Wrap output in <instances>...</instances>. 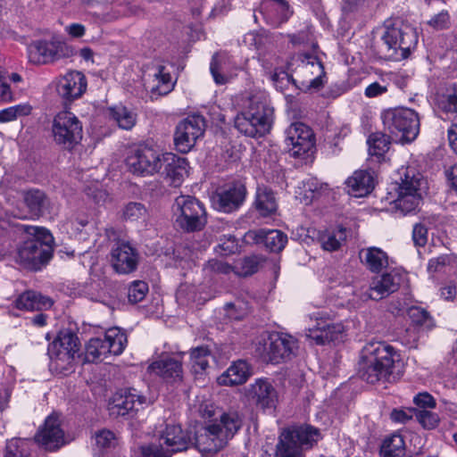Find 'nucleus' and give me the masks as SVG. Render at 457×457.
I'll return each mask as SVG.
<instances>
[{"label":"nucleus","instance_id":"f257e3e1","mask_svg":"<svg viewBox=\"0 0 457 457\" xmlns=\"http://www.w3.org/2000/svg\"><path fill=\"white\" fill-rule=\"evenodd\" d=\"M403 367L400 353L386 343H369L361 350L359 373L368 383L395 379L401 375Z\"/></svg>","mask_w":457,"mask_h":457},{"label":"nucleus","instance_id":"f03ea898","mask_svg":"<svg viewBox=\"0 0 457 457\" xmlns=\"http://www.w3.org/2000/svg\"><path fill=\"white\" fill-rule=\"evenodd\" d=\"M242 420L237 411H224L219 420L195 433V447L201 453H216L222 449L240 429Z\"/></svg>","mask_w":457,"mask_h":457},{"label":"nucleus","instance_id":"7ed1b4c3","mask_svg":"<svg viewBox=\"0 0 457 457\" xmlns=\"http://www.w3.org/2000/svg\"><path fill=\"white\" fill-rule=\"evenodd\" d=\"M28 238L18 249V261L25 268L37 270L52 257L54 237L45 228L22 226Z\"/></svg>","mask_w":457,"mask_h":457},{"label":"nucleus","instance_id":"20e7f679","mask_svg":"<svg viewBox=\"0 0 457 457\" xmlns=\"http://www.w3.org/2000/svg\"><path fill=\"white\" fill-rule=\"evenodd\" d=\"M273 109L263 94L253 95L235 118V127L248 137H262L271 128Z\"/></svg>","mask_w":457,"mask_h":457},{"label":"nucleus","instance_id":"39448f33","mask_svg":"<svg viewBox=\"0 0 457 457\" xmlns=\"http://www.w3.org/2000/svg\"><path fill=\"white\" fill-rule=\"evenodd\" d=\"M383 29L387 57L395 62L408 58L418 44L416 29L401 18H391L385 21Z\"/></svg>","mask_w":457,"mask_h":457},{"label":"nucleus","instance_id":"423d86ee","mask_svg":"<svg viewBox=\"0 0 457 457\" xmlns=\"http://www.w3.org/2000/svg\"><path fill=\"white\" fill-rule=\"evenodd\" d=\"M385 130L397 142L411 143L420 133V117L412 109L399 107L382 112Z\"/></svg>","mask_w":457,"mask_h":457},{"label":"nucleus","instance_id":"0eeeda50","mask_svg":"<svg viewBox=\"0 0 457 457\" xmlns=\"http://www.w3.org/2000/svg\"><path fill=\"white\" fill-rule=\"evenodd\" d=\"M172 212L175 224L187 232L202 230L207 223L204 205L194 196H178Z\"/></svg>","mask_w":457,"mask_h":457},{"label":"nucleus","instance_id":"6e6552de","mask_svg":"<svg viewBox=\"0 0 457 457\" xmlns=\"http://www.w3.org/2000/svg\"><path fill=\"white\" fill-rule=\"evenodd\" d=\"M319 430L310 426L289 428L283 430L277 445V457H303V449L317 443Z\"/></svg>","mask_w":457,"mask_h":457},{"label":"nucleus","instance_id":"1a4fd4ad","mask_svg":"<svg viewBox=\"0 0 457 457\" xmlns=\"http://www.w3.org/2000/svg\"><path fill=\"white\" fill-rule=\"evenodd\" d=\"M297 348V340L292 336L272 333L262 343H259L256 352L264 361L280 363L295 355Z\"/></svg>","mask_w":457,"mask_h":457},{"label":"nucleus","instance_id":"9d476101","mask_svg":"<svg viewBox=\"0 0 457 457\" xmlns=\"http://www.w3.org/2000/svg\"><path fill=\"white\" fill-rule=\"evenodd\" d=\"M165 153L149 146H139L131 150L126 157L128 170L137 176L147 177L158 174L162 170Z\"/></svg>","mask_w":457,"mask_h":457},{"label":"nucleus","instance_id":"9b49d317","mask_svg":"<svg viewBox=\"0 0 457 457\" xmlns=\"http://www.w3.org/2000/svg\"><path fill=\"white\" fill-rule=\"evenodd\" d=\"M79 350V338L70 329L61 330L48 346L52 366L56 370H67Z\"/></svg>","mask_w":457,"mask_h":457},{"label":"nucleus","instance_id":"f8f14e48","mask_svg":"<svg viewBox=\"0 0 457 457\" xmlns=\"http://www.w3.org/2000/svg\"><path fill=\"white\" fill-rule=\"evenodd\" d=\"M73 54L74 49L71 46L58 39L36 40L28 46L29 62L37 65L69 58Z\"/></svg>","mask_w":457,"mask_h":457},{"label":"nucleus","instance_id":"ddd939ff","mask_svg":"<svg viewBox=\"0 0 457 457\" xmlns=\"http://www.w3.org/2000/svg\"><path fill=\"white\" fill-rule=\"evenodd\" d=\"M52 132L56 144L71 148L82 138V125L74 113L62 111L54 117Z\"/></svg>","mask_w":457,"mask_h":457},{"label":"nucleus","instance_id":"4468645a","mask_svg":"<svg viewBox=\"0 0 457 457\" xmlns=\"http://www.w3.org/2000/svg\"><path fill=\"white\" fill-rule=\"evenodd\" d=\"M205 130V120L200 115L189 116L176 127L174 144L180 153H188Z\"/></svg>","mask_w":457,"mask_h":457},{"label":"nucleus","instance_id":"2eb2a0df","mask_svg":"<svg viewBox=\"0 0 457 457\" xmlns=\"http://www.w3.org/2000/svg\"><path fill=\"white\" fill-rule=\"evenodd\" d=\"M423 184L420 174L411 175L408 171L398 187V197L395 200L397 209L404 214L415 211L422 200Z\"/></svg>","mask_w":457,"mask_h":457},{"label":"nucleus","instance_id":"dca6fc26","mask_svg":"<svg viewBox=\"0 0 457 457\" xmlns=\"http://www.w3.org/2000/svg\"><path fill=\"white\" fill-rule=\"evenodd\" d=\"M286 144L292 156L302 157L314 147L312 130L302 122H294L286 130Z\"/></svg>","mask_w":457,"mask_h":457},{"label":"nucleus","instance_id":"f3484780","mask_svg":"<svg viewBox=\"0 0 457 457\" xmlns=\"http://www.w3.org/2000/svg\"><path fill=\"white\" fill-rule=\"evenodd\" d=\"M316 324L306 330V337L317 345H325L331 341L341 340L345 333L342 323H334L328 320V316L317 312Z\"/></svg>","mask_w":457,"mask_h":457},{"label":"nucleus","instance_id":"a211bd4d","mask_svg":"<svg viewBox=\"0 0 457 457\" xmlns=\"http://www.w3.org/2000/svg\"><path fill=\"white\" fill-rule=\"evenodd\" d=\"M56 93L65 101L79 98L86 91V76L79 71H70L56 78L54 81Z\"/></svg>","mask_w":457,"mask_h":457},{"label":"nucleus","instance_id":"6ab92c4d","mask_svg":"<svg viewBox=\"0 0 457 457\" xmlns=\"http://www.w3.org/2000/svg\"><path fill=\"white\" fill-rule=\"evenodd\" d=\"M110 262L117 273L129 274L137 270L139 254L129 242L118 241L112 247Z\"/></svg>","mask_w":457,"mask_h":457},{"label":"nucleus","instance_id":"aec40b11","mask_svg":"<svg viewBox=\"0 0 457 457\" xmlns=\"http://www.w3.org/2000/svg\"><path fill=\"white\" fill-rule=\"evenodd\" d=\"M245 396L257 407L274 409L278 403V393L268 378H257L245 388Z\"/></svg>","mask_w":457,"mask_h":457},{"label":"nucleus","instance_id":"412c9836","mask_svg":"<svg viewBox=\"0 0 457 457\" xmlns=\"http://www.w3.org/2000/svg\"><path fill=\"white\" fill-rule=\"evenodd\" d=\"M35 440L50 451L61 447L64 444V433L61 428L59 417L56 415L48 416L43 427L36 434Z\"/></svg>","mask_w":457,"mask_h":457},{"label":"nucleus","instance_id":"4be33fe9","mask_svg":"<svg viewBox=\"0 0 457 457\" xmlns=\"http://www.w3.org/2000/svg\"><path fill=\"white\" fill-rule=\"evenodd\" d=\"M299 63L294 71L312 87H318L321 84V76L324 74L322 63L314 54H299L296 57Z\"/></svg>","mask_w":457,"mask_h":457},{"label":"nucleus","instance_id":"5701e85b","mask_svg":"<svg viewBox=\"0 0 457 457\" xmlns=\"http://www.w3.org/2000/svg\"><path fill=\"white\" fill-rule=\"evenodd\" d=\"M159 174L164 176L170 185L179 187L188 174L187 161L172 153H165L162 170Z\"/></svg>","mask_w":457,"mask_h":457},{"label":"nucleus","instance_id":"b1692460","mask_svg":"<svg viewBox=\"0 0 457 457\" xmlns=\"http://www.w3.org/2000/svg\"><path fill=\"white\" fill-rule=\"evenodd\" d=\"M400 285V277L395 271L374 277L368 289V296L372 300H380L395 292Z\"/></svg>","mask_w":457,"mask_h":457},{"label":"nucleus","instance_id":"393cba45","mask_svg":"<svg viewBox=\"0 0 457 457\" xmlns=\"http://www.w3.org/2000/svg\"><path fill=\"white\" fill-rule=\"evenodd\" d=\"M170 455L177 452L186 451L192 445L190 433L183 430L179 425H167L165 430L160 436Z\"/></svg>","mask_w":457,"mask_h":457},{"label":"nucleus","instance_id":"a878e982","mask_svg":"<svg viewBox=\"0 0 457 457\" xmlns=\"http://www.w3.org/2000/svg\"><path fill=\"white\" fill-rule=\"evenodd\" d=\"M246 189L242 184H234L219 193L214 200L215 207L223 212H231L239 208L245 201Z\"/></svg>","mask_w":457,"mask_h":457},{"label":"nucleus","instance_id":"bb28decb","mask_svg":"<svg viewBox=\"0 0 457 457\" xmlns=\"http://www.w3.org/2000/svg\"><path fill=\"white\" fill-rule=\"evenodd\" d=\"M245 237L255 244H263L271 252H280L287 243V236L278 229L252 230Z\"/></svg>","mask_w":457,"mask_h":457},{"label":"nucleus","instance_id":"cd10ccee","mask_svg":"<svg viewBox=\"0 0 457 457\" xmlns=\"http://www.w3.org/2000/svg\"><path fill=\"white\" fill-rule=\"evenodd\" d=\"M147 403L146 398L135 388L122 391L114 399L112 410L118 415H126L129 411H137Z\"/></svg>","mask_w":457,"mask_h":457},{"label":"nucleus","instance_id":"c85d7f7f","mask_svg":"<svg viewBox=\"0 0 457 457\" xmlns=\"http://www.w3.org/2000/svg\"><path fill=\"white\" fill-rule=\"evenodd\" d=\"M348 193L354 197H363L374 188L375 179L370 170H358L345 180Z\"/></svg>","mask_w":457,"mask_h":457},{"label":"nucleus","instance_id":"c756f323","mask_svg":"<svg viewBox=\"0 0 457 457\" xmlns=\"http://www.w3.org/2000/svg\"><path fill=\"white\" fill-rule=\"evenodd\" d=\"M148 371L166 380H176L182 378L181 361L170 356H163L152 362L148 367Z\"/></svg>","mask_w":457,"mask_h":457},{"label":"nucleus","instance_id":"7c9ffc66","mask_svg":"<svg viewBox=\"0 0 457 457\" xmlns=\"http://www.w3.org/2000/svg\"><path fill=\"white\" fill-rule=\"evenodd\" d=\"M260 12L275 26L287 21L293 13L286 0H268L262 4Z\"/></svg>","mask_w":457,"mask_h":457},{"label":"nucleus","instance_id":"2f4dec72","mask_svg":"<svg viewBox=\"0 0 457 457\" xmlns=\"http://www.w3.org/2000/svg\"><path fill=\"white\" fill-rule=\"evenodd\" d=\"M250 365L243 360L234 361L217 379L220 386H237L244 384L251 376Z\"/></svg>","mask_w":457,"mask_h":457},{"label":"nucleus","instance_id":"473e14b6","mask_svg":"<svg viewBox=\"0 0 457 457\" xmlns=\"http://www.w3.org/2000/svg\"><path fill=\"white\" fill-rule=\"evenodd\" d=\"M361 262L372 272H379L388 265V256L381 248L370 246L359 252Z\"/></svg>","mask_w":457,"mask_h":457},{"label":"nucleus","instance_id":"72a5a7b5","mask_svg":"<svg viewBox=\"0 0 457 457\" xmlns=\"http://www.w3.org/2000/svg\"><path fill=\"white\" fill-rule=\"evenodd\" d=\"M52 304L51 298L35 291H26L15 300V306L23 311L49 309Z\"/></svg>","mask_w":457,"mask_h":457},{"label":"nucleus","instance_id":"f704fd0d","mask_svg":"<svg viewBox=\"0 0 457 457\" xmlns=\"http://www.w3.org/2000/svg\"><path fill=\"white\" fill-rule=\"evenodd\" d=\"M328 184L320 182L316 178L303 180L295 189V197L303 204H310L315 195L328 189Z\"/></svg>","mask_w":457,"mask_h":457},{"label":"nucleus","instance_id":"c9c22d12","mask_svg":"<svg viewBox=\"0 0 457 457\" xmlns=\"http://www.w3.org/2000/svg\"><path fill=\"white\" fill-rule=\"evenodd\" d=\"M255 208L261 216L268 217L277 212L278 204L273 192L266 187H258Z\"/></svg>","mask_w":457,"mask_h":457},{"label":"nucleus","instance_id":"e433bc0d","mask_svg":"<svg viewBox=\"0 0 457 457\" xmlns=\"http://www.w3.org/2000/svg\"><path fill=\"white\" fill-rule=\"evenodd\" d=\"M107 115L119 128L126 130L131 129L137 122V113L121 104L109 107Z\"/></svg>","mask_w":457,"mask_h":457},{"label":"nucleus","instance_id":"4c0bfd02","mask_svg":"<svg viewBox=\"0 0 457 457\" xmlns=\"http://www.w3.org/2000/svg\"><path fill=\"white\" fill-rule=\"evenodd\" d=\"M346 240V229L337 228L327 229L320 233L319 242L325 251H337Z\"/></svg>","mask_w":457,"mask_h":457},{"label":"nucleus","instance_id":"58836bf2","mask_svg":"<svg viewBox=\"0 0 457 457\" xmlns=\"http://www.w3.org/2000/svg\"><path fill=\"white\" fill-rule=\"evenodd\" d=\"M229 58L225 54H217L212 57L210 70L216 84H226L231 78L232 73L228 72Z\"/></svg>","mask_w":457,"mask_h":457},{"label":"nucleus","instance_id":"ea45409f","mask_svg":"<svg viewBox=\"0 0 457 457\" xmlns=\"http://www.w3.org/2000/svg\"><path fill=\"white\" fill-rule=\"evenodd\" d=\"M428 271L430 274L436 272L456 273L457 272V256L453 254L440 255L429 260L428 263Z\"/></svg>","mask_w":457,"mask_h":457},{"label":"nucleus","instance_id":"a19ab883","mask_svg":"<svg viewBox=\"0 0 457 457\" xmlns=\"http://www.w3.org/2000/svg\"><path fill=\"white\" fill-rule=\"evenodd\" d=\"M109 354H111L110 350L108 349L104 338L93 337L89 339L86 345L85 359L87 361L95 362L103 361Z\"/></svg>","mask_w":457,"mask_h":457},{"label":"nucleus","instance_id":"79ce46f5","mask_svg":"<svg viewBox=\"0 0 457 457\" xmlns=\"http://www.w3.org/2000/svg\"><path fill=\"white\" fill-rule=\"evenodd\" d=\"M154 83L151 88L152 96L155 94L165 96L170 93L174 87L170 73L166 71L163 66H159L157 71L154 74Z\"/></svg>","mask_w":457,"mask_h":457},{"label":"nucleus","instance_id":"37998d69","mask_svg":"<svg viewBox=\"0 0 457 457\" xmlns=\"http://www.w3.org/2000/svg\"><path fill=\"white\" fill-rule=\"evenodd\" d=\"M84 4L87 12L102 21H111L119 17V14L112 12L111 6L106 2L86 0Z\"/></svg>","mask_w":457,"mask_h":457},{"label":"nucleus","instance_id":"c03bdc74","mask_svg":"<svg viewBox=\"0 0 457 457\" xmlns=\"http://www.w3.org/2000/svg\"><path fill=\"white\" fill-rule=\"evenodd\" d=\"M104 340L110 353L114 355L120 354L127 345V336L119 328H111L106 330Z\"/></svg>","mask_w":457,"mask_h":457},{"label":"nucleus","instance_id":"a18cd8bd","mask_svg":"<svg viewBox=\"0 0 457 457\" xmlns=\"http://www.w3.org/2000/svg\"><path fill=\"white\" fill-rule=\"evenodd\" d=\"M264 259L261 256H248L238 260L233 266L234 273L240 277L251 276L257 272Z\"/></svg>","mask_w":457,"mask_h":457},{"label":"nucleus","instance_id":"49530a36","mask_svg":"<svg viewBox=\"0 0 457 457\" xmlns=\"http://www.w3.org/2000/svg\"><path fill=\"white\" fill-rule=\"evenodd\" d=\"M404 440L399 434H394L386 438L381 446V452L385 457H395L403 453Z\"/></svg>","mask_w":457,"mask_h":457},{"label":"nucleus","instance_id":"de8ad7c7","mask_svg":"<svg viewBox=\"0 0 457 457\" xmlns=\"http://www.w3.org/2000/svg\"><path fill=\"white\" fill-rule=\"evenodd\" d=\"M210 359H212L211 352L206 346H198L191 351V364L195 372L205 370L209 366Z\"/></svg>","mask_w":457,"mask_h":457},{"label":"nucleus","instance_id":"09e8293b","mask_svg":"<svg viewBox=\"0 0 457 457\" xmlns=\"http://www.w3.org/2000/svg\"><path fill=\"white\" fill-rule=\"evenodd\" d=\"M32 107L29 104H20L0 111V123L16 120L20 117L30 114Z\"/></svg>","mask_w":457,"mask_h":457},{"label":"nucleus","instance_id":"8fccbe9b","mask_svg":"<svg viewBox=\"0 0 457 457\" xmlns=\"http://www.w3.org/2000/svg\"><path fill=\"white\" fill-rule=\"evenodd\" d=\"M24 202L31 213L38 216L45 207L46 196L40 190H29L24 195Z\"/></svg>","mask_w":457,"mask_h":457},{"label":"nucleus","instance_id":"3c124183","mask_svg":"<svg viewBox=\"0 0 457 457\" xmlns=\"http://www.w3.org/2000/svg\"><path fill=\"white\" fill-rule=\"evenodd\" d=\"M389 138L382 133L371 134L368 138L369 152L371 155L381 156L389 149Z\"/></svg>","mask_w":457,"mask_h":457},{"label":"nucleus","instance_id":"603ef678","mask_svg":"<svg viewBox=\"0 0 457 457\" xmlns=\"http://www.w3.org/2000/svg\"><path fill=\"white\" fill-rule=\"evenodd\" d=\"M408 315L416 327H424L430 329L434 327V320L429 313L421 307L411 306L408 309Z\"/></svg>","mask_w":457,"mask_h":457},{"label":"nucleus","instance_id":"864d4df0","mask_svg":"<svg viewBox=\"0 0 457 457\" xmlns=\"http://www.w3.org/2000/svg\"><path fill=\"white\" fill-rule=\"evenodd\" d=\"M440 107L446 112H457V84L449 85L439 99Z\"/></svg>","mask_w":457,"mask_h":457},{"label":"nucleus","instance_id":"5fc2aeb1","mask_svg":"<svg viewBox=\"0 0 457 457\" xmlns=\"http://www.w3.org/2000/svg\"><path fill=\"white\" fill-rule=\"evenodd\" d=\"M270 37L267 35L258 32H248L245 35L243 42L248 47L256 50L259 54L264 52L266 45L270 43Z\"/></svg>","mask_w":457,"mask_h":457},{"label":"nucleus","instance_id":"6e6d98bb","mask_svg":"<svg viewBox=\"0 0 457 457\" xmlns=\"http://www.w3.org/2000/svg\"><path fill=\"white\" fill-rule=\"evenodd\" d=\"M420 328L415 325H410L398 333V340L402 345L409 348H415L420 339Z\"/></svg>","mask_w":457,"mask_h":457},{"label":"nucleus","instance_id":"4d7b16f0","mask_svg":"<svg viewBox=\"0 0 457 457\" xmlns=\"http://www.w3.org/2000/svg\"><path fill=\"white\" fill-rule=\"evenodd\" d=\"M290 42L294 46H303L310 47L312 50L317 48V43L313 36V32L311 28H306L304 30H301L296 34L289 35Z\"/></svg>","mask_w":457,"mask_h":457},{"label":"nucleus","instance_id":"13d9d810","mask_svg":"<svg viewBox=\"0 0 457 457\" xmlns=\"http://www.w3.org/2000/svg\"><path fill=\"white\" fill-rule=\"evenodd\" d=\"M27 445L25 439L12 438L6 443L4 457H28Z\"/></svg>","mask_w":457,"mask_h":457},{"label":"nucleus","instance_id":"bf43d9fd","mask_svg":"<svg viewBox=\"0 0 457 457\" xmlns=\"http://www.w3.org/2000/svg\"><path fill=\"white\" fill-rule=\"evenodd\" d=\"M140 451L144 457H171L170 451L167 450L162 440L160 439L158 443L141 445Z\"/></svg>","mask_w":457,"mask_h":457},{"label":"nucleus","instance_id":"052dcab7","mask_svg":"<svg viewBox=\"0 0 457 457\" xmlns=\"http://www.w3.org/2000/svg\"><path fill=\"white\" fill-rule=\"evenodd\" d=\"M148 293V285L142 280H135L128 287V298L130 303L142 301Z\"/></svg>","mask_w":457,"mask_h":457},{"label":"nucleus","instance_id":"680f3d73","mask_svg":"<svg viewBox=\"0 0 457 457\" xmlns=\"http://www.w3.org/2000/svg\"><path fill=\"white\" fill-rule=\"evenodd\" d=\"M146 216V209L140 203H129L123 209V217L125 220L136 221L145 219Z\"/></svg>","mask_w":457,"mask_h":457},{"label":"nucleus","instance_id":"e2e57ef3","mask_svg":"<svg viewBox=\"0 0 457 457\" xmlns=\"http://www.w3.org/2000/svg\"><path fill=\"white\" fill-rule=\"evenodd\" d=\"M417 420L424 428L433 429L439 423V417L436 413L428 410H417L414 411Z\"/></svg>","mask_w":457,"mask_h":457},{"label":"nucleus","instance_id":"0e129e2a","mask_svg":"<svg viewBox=\"0 0 457 457\" xmlns=\"http://www.w3.org/2000/svg\"><path fill=\"white\" fill-rule=\"evenodd\" d=\"M96 445L100 449L111 448L117 444V438L113 432L102 429L96 432L94 436Z\"/></svg>","mask_w":457,"mask_h":457},{"label":"nucleus","instance_id":"69168bd1","mask_svg":"<svg viewBox=\"0 0 457 457\" xmlns=\"http://www.w3.org/2000/svg\"><path fill=\"white\" fill-rule=\"evenodd\" d=\"M206 273H218V274H229L231 271L234 272L233 266H230L227 262L221 260H210L204 268Z\"/></svg>","mask_w":457,"mask_h":457},{"label":"nucleus","instance_id":"338daca9","mask_svg":"<svg viewBox=\"0 0 457 457\" xmlns=\"http://www.w3.org/2000/svg\"><path fill=\"white\" fill-rule=\"evenodd\" d=\"M449 14L445 11H442L439 13L434 15L428 21V24L435 29H444L449 25Z\"/></svg>","mask_w":457,"mask_h":457},{"label":"nucleus","instance_id":"774afa93","mask_svg":"<svg viewBox=\"0 0 457 457\" xmlns=\"http://www.w3.org/2000/svg\"><path fill=\"white\" fill-rule=\"evenodd\" d=\"M412 239L414 244L419 246H423L428 241V229L422 224H416L412 230Z\"/></svg>","mask_w":457,"mask_h":457}]
</instances>
